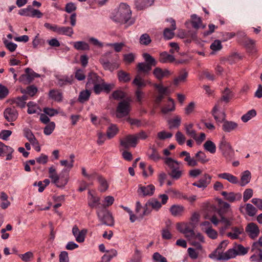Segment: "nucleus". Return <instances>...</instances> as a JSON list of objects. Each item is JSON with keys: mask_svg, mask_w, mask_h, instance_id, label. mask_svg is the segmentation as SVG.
Segmentation results:
<instances>
[{"mask_svg": "<svg viewBox=\"0 0 262 262\" xmlns=\"http://www.w3.org/2000/svg\"><path fill=\"white\" fill-rule=\"evenodd\" d=\"M72 79L71 77H69L68 76L62 77L60 78H59L58 80V84L62 86L63 85H66L68 83H72Z\"/></svg>", "mask_w": 262, "mask_h": 262, "instance_id": "338daca9", "label": "nucleus"}, {"mask_svg": "<svg viewBox=\"0 0 262 262\" xmlns=\"http://www.w3.org/2000/svg\"><path fill=\"white\" fill-rule=\"evenodd\" d=\"M237 124L233 121H224L222 125V129L225 132H231L237 127Z\"/></svg>", "mask_w": 262, "mask_h": 262, "instance_id": "393cba45", "label": "nucleus"}, {"mask_svg": "<svg viewBox=\"0 0 262 262\" xmlns=\"http://www.w3.org/2000/svg\"><path fill=\"white\" fill-rule=\"evenodd\" d=\"M241 57L238 54L234 53L230 55L228 57L225 59L223 64H233L238 63L241 60Z\"/></svg>", "mask_w": 262, "mask_h": 262, "instance_id": "2f4dec72", "label": "nucleus"}, {"mask_svg": "<svg viewBox=\"0 0 262 262\" xmlns=\"http://www.w3.org/2000/svg\"><path fill=\"white\" fill-rule=\"evenodd\" d=\"M87 232L88 230L86 229L80 231L77 225H74L72 228V233L75 237L76 241L78 243H82L84 241Z\"/></svg>", "mask_w": 262, "mask_h": 262, "instance_id": "f8f14e48", "label": "nucleus"}, {"mask_svg": "<svg viewBox=\"0 0 262 262\" xmlns=\"http://www.w3.org/2000/svg\"><path fill=\"white\" fill-rule=\"evenodd\" d=\"M18 116V113L14 107H10L6 108L4 112V118L8 122L15 121Z\"/></svg>", "mask_w": 262, "mask_h": 262, "instance_id": "1a4fd4ad", "label": "nucleus"}, {"mask_svg": "<svg viewBox=\"0 0 262 262\" xmlns=\"http://www.w3.org/2000/svg\"><path fill=\"white\" fill-rule=\"evenodd\" d=\"M256 115V112L255 110H251L241 117L243 122H247Z\"/></svg>", "mask_w": 262, "mask_h": 262, "instance_id": "a18cd8bd", "label": "nucleus"}, {"mask_svg": "<svg viewBox=\"0 0 262 262\" xmlns=\"http://www.w3.org/2000/svg\"><path fill=\"white\" fill-rule=\"evenodd\" d=\"M151 41L149 35L147 33L142 34L140 38V42L141 45H148Z\"/></svg>", "mask_w": 262, "mask_h": 262, "instance_id": "680f3d73", "label": "nucleus"}, {"mask_svg": "<svg viewBox=\"0 0 262 262\" xmlns=\"http://www.w3.org/2000/svg\"><path fill=\"white\" fill-rule=\"evenodd\" d=\"M24 136L29 140L32 145H38V142L32 133V131L28 128L24 129Z\"/></svg>", "mask_w": 262, "mask_h": 262, "instance_id": "4be33fe9", "label": "nucleus"}, {"mask_svg": "<svg viewBox=\"0 0 262 262\" xmlns=\"http://www.w3.org/2000/svg\"><path fill=\"white\" fill-rule=\"evenodd\" d=\"M195 157L198 159L196 160L198 163L199 161L202 164H205L209 161V159L207 158L206 154L202 151H198L195 155Z\"/></svg>", "mask_w": 262, "mask_h": 262, "instance_id": "09e8293b", "label": "nucleus"}, {"mask_svg": "<svg viewBox=\"0 0 262 262\" xmlns=\"http://www.w3.org/2000/svg\"><path fill=\"white\" fill-rule=\"evenodd\" d=\"M211 179V176L208 173H205L202 178H201L197 182H194L192 184V185L204 189L206 188L209 184H210Z\"/></svg>", "mask_w": 262, "mask_h": 262, "instance_id": "9b49d317", "label": "nucleus"}, {"mask_svg": "<svg viewBox=\"0 0 262 262\" xmlns=\"http://www.w3.org/2000/svg\"><path fill=\"white\" fill-rule=\"evenodd\" d=\"M130 103L126 100L120 102L116 108V117L118 118L127 116L130 112Z\"/></svg>", "mask_w": 262, "mask_h": 262, "instance_id": "39448f33", "label": "nucleus"}, {"mask_svg": "<svg viewBox=\"0 0 262 262\" xmlns=\"http://www.w3.org/2000/svg\"><path fill=\"white\" fill-rule=\"evenodd\" d=\"M205 232L208 236L211 239H216L217 237V232L212 228H207L206 229Z\"/></svg>", "mask_w": 262, "mask_h": 262, "instance_id": "774afa93", "label": "nucleus"}, {"mask_svg": "<svg viewBox=\"0 0 262 262\" xmlns=\"http://www.w3.org/2000/svg\"><path fill=\"white\" fill-rule=\"evenodd\" d=\"M168 124L169 128H178L180 125L181 122V118L179 116H176L174 118L169 120Z\"/></svg>", "mask_w": 262, "mask_h": 262, "instance_id": "a19ab883", "label": "nucleus"}, {"mask_svg": "<svg viewBox=\"0 0 262 262\" xmlns=\"http://www.w3.org/2000/svg\"><path fill=\"white\" fill-rule=\"evenodd\" d=\"M217 176L219 178L226 180L232 184H237L239 182L238 179L236 177L229 173L224 172L220 173Z\"/></svg>", "mask_w": 262, "mask_h": 262, "instance_id": "a878e982", "label": "nucleus"}, {"mask_svg": "<svg viewBox=\"0 0 262 262\" xmlns=\"http://www.w3.org/2000/svg\"><path fill=\"white\" fill-rule=\"evenodd\" d=\"M236 250L237 255H244L248 253L249 248H245L243 245L239 244L234 246Z\"/></svg>", "mask_w": 262, "mask_h": 262, "instance_id": "052dcab7", "label": "nucleus"}, {"mask_svg": "<svg viewBox=\"0 0 262 262\" xmlns=\"http://www.w3.org/2000/svg\"><path fill=\"white\" fill-rule=\"evenodd\" d=\"M184 210L185 208L184 206L180 205H173L169 209L170 213L174 216H181L183 214Z\"/></svg>", "mask_w": 262, "mask_h": 262, "instance_id": "412c9836", "label": "nucleus"}, {"mask_svg": "<svg viewBox=\"0 0 262 262\" xmlns=\"http://www.w3.org/2000/svg\"><path fill=\"white\" fill-rule=\"evenodd\" d=\"M55 127V124L54 122H49L44 128L43 133L46 135H51Z\"/></svg>", "mask_w": 262, "mask_h": 262, "instance_id": "13d9d810", "label": "nucleus"}, {"mask_svg": "<svg viewBox=\"0 0 262 262\" xmlns=\"http://www.w3.org/2000/svg\"><path fill=\"white\" fill-rule=\"evenodd\" d=\"M192 25L193 28L198 29L200 27L202 20L200 17H198L196 15L193 14L191 15Z\"/></svg>", "mask_w": 262, "mask_h": 262, "instance_id": "0e129e2a", "label": "nucleus"}, {"mask_svg": "<svg viewBox=\"0 0 262 262\" xmlns=\"http://www.w3.org/2000/svg\"><path fill=\"white\" fill-rule=\"evenodd\" d=\"M159 60L162 64L172 63L175 60L174 56L166 51L159 54Z\"/></svg>", "mask_w": 262, "mask_h": 262, "instance_id": "dca6fc26", "label": "nucleus"}, {"mask_svg": "<svg viewBox=\"0 0 262 262\" xmlns=\"http://www.w3.org/2000/svg\"><path fill=\"white\" fill-rule=\"evenodd\" d=\"M155 190V187L152 184L148 185L146 186L140 185L138 190V192L139 194L142 195L143 196H150L153 194Z\"/></svg>", "mask_w": 262, "mask_h": 262, "instance_id": "f3484780", "label": "nucleus"}, {"mask_svg": "<svg viewBox=\"0 0 262 262\" xmlns=\"http://www.w3.org/2000/svg\"><path fill=\"white\" fill-rule=\"evenodd\" d=\"M155 0H136V5L138 9L141 10L145 7L150 6Z\"/></svg>", "mask_w": 262, "mask_h": 262, "instance_id": "e433bc0d", "label": "nucleus"}, {"mask_svg": "<svg viewBox=\"0 0 262 262\" xmlns=\"http://www.w3.org/2000/svg\"><path fill=\"white\" fill-rule=\"evenodd\" d=\"M96 213L99 221L103 224L108 226H114V218L110 212L104 206H98Z\"/></svg>", "mask_w": 262, "mask_h": 262, "instance_id": "f03ea898", "label": "nucleus"}, {"mask_svg": "<svg viewBox=\"0 0 262 262\" xmlns=\"http://www.w3.org/2000/svg\"><path fill=\"white\" fill-rule=\"evenodd\" d=\"M237 255L236 250L234 247L229 249L225 253H219V256L216 257L217 260H228L230 258L235 257Z\"/></svg>", "mask_w": 262, "mask_h": 262, "instance_id": "4468645a", "label": "nucleus"}, {"mask_svg": "<svg viewBox=\"0 0 262 262\" xmlns=\"http://www.w3.org/2000/svg\"><path fill=\"white\" fill-rule=\"evenodd\" d=\"M49 173L51 182L57 187H63L68 183V177L62 176L61 174L58 176L54 166L49 168Z\"/></svg>", "mask_w": 262, "mask_h": 262, "instance_id": "7ed1b4c3", "label": "nucleus"}, {"mask_svg": "<svg viewBox=\"0 0 262 262\" xmlns=\"http://www.w3.org/2000/svg\"><path fill=\"white\" fill-rule=\"evenodd\" d=\"M132 84L137 86V90H141L142 88H144L146 85V82L142 77L138 74L135 77L132 82Z\"/></svg>", "mask_w": 262, "mask_h": 262, "instance_id": "cd10ccee", "label": "nucleus"}, {"mask_svg": "<svg viewBox=\"0 0 262 262\" xmlns=\"http://www.w3.org/2000/svg\"><path fill=\"white\" fill-rule=\"evenodd\" d=\"M155 76L159 80L168 77L170 75V72L167 69H162L159 67L156 68L153 72Z\"/></svg>", "mask_w": 262, "mask_h": 262, "instance_id": "a211bd4d", "label": "nucleus"}, {"mask_svg": "<svg viewBox=\"0 0 262 262\" xmlns=\"http://www.w3.org/2000/svg\"><path fill=\"white\" fill-rule=\"evenodd\" d=\"M164 162L169 168L170 171L177 168H179L181 164V162H179L170 157L164 158Z\"/></svg>", "mask_w": 262, "mask_h": 262, "instance_id": "aec40b11", "label": "nucleus"}, {"mask_svg": "<svg viewBox=\"0 0 262 262\" xmlns=\"http://www.w3.org/2000/svg\"><path fill=\"white\" fill-rule=\"evenodd\" d=\"M25 74L21 75L19 78L20 81H24L25 79H27V82L29 83L31 82L34 77H39V75L37 73H34L32 69L30 68H27L25 70Z\"/></svg>", "mask_w": 262, "mask_h": 262, "instance_id": "2eb2a0df", "label": "nucleus"}, {"mask_svg": "<svg viewBox=\"0 0 262 262\" xmlns=\"http://www.w3.org/2000/svg\"><path fill=\"white\" fill-rule=\"evenodd\" d=\"M137 144V138L134 134L128 135L120 140V145L125 148L135 147Z\"/></svg>", "mask_w": 262, "mask_h": 262, "instance_id": "0eeeda50", "label": "nucleus"}, {"mask_svg": "<svg viewBox=\"0 0 262 262\" xmlns=\"http://www.w3.org/2000/svg\"><path fill=\"white\" fill-rule=\"evenodd\" d=\"M118 79L121 82H128L130 79V74L123 71H119L118 72Z\"/></svg>", "mask_w": 262, "mask_h": 262, "instance_id": "37998d69", "label": "nucleus"}, {"mask_svg": "<svg viewBox=\"0 0 262 262\" xmlns=\"http://www.w3.org/2000/svg\"><path fill=\"white\" fill-rule=\"evenodd\" d=\"M169 103L163 106L161 109V112L164 114H166L169 112H173L175 110V104L173 100L171 98L168 99Z\"/></svg>", "mask_w": 262, "mask_h": 262, "instance_id": "7c9ffc66", "label": "nucleus"}, {"mask_svg": "<svg viewBox=\"0 0 262 262\" xmlns=\"http://www.w3.org/2000/svg\"><path fill=\"white\" fill-rule=\"evenodd\" d=\"M204 149L210 152L211 154H214L216 152L215 144L210 140H207L203 145Z\"/></svg>", "mask_w": 262, "mask_h": 262, "instance_id": "79ce46f5", "label": "nucleus"}, {"mask_svg": "<svg viewBox=\"0 0 262 262\" xmlns=\"http://www.w3.org/2000/svg\"><path fill=\"white\" fill-rule=\"evenodd\" d=\"M184 125L187 135L192 138L195 137L196 132L193 128L194 126L193 124L192 123H185Z\"/></svg>", "mask_w": 262, "mask_h": 262, "instance_id": "4c0bfd02", "label": "nucleus"}, {"mask_svg": "<svg viewBox=\"0 0 262 262\" xmlns=\"http://www.w3.org/2000/svg\"><path fill=\"white\" fill-rule=\"evenodd\" d=\"M245 231L248 236L252 239L257 238L260 233L258 226L254 223H249L246 227Z\"/></svg>", "mask_w": 262, "mask_h": 262, "instance_id": "6e6552de", "label": "nucleus"}, {"mask_svg": "<svg viewBox=\"0 0 262 262\" xmlns=\"http://www.w3.org/2000/svg\"><path fill=\"white\" fill-rule=\"evenodd\" d=\"M99 183V190L101 192H105L108 188V184L106 180L100 175H95Z\"/></svg>", "mask_w": 262, "mask_h": 262, "instance_id": "b1692460", "label": "nucleus"}, {"mask_svg": "<svg viewBox=\"0 0 262 262\" xmlns=\"http://www.w3.org/2000/svg\"><path fill=\"white\" fill-rule=\"evenodd\" d=\"M182 233L185 234V236L188 238H192L195 235L193 230L190 228V225L187 223L186 225V227H185L184 232Z\"/></svg>", "mask_w": 262, "mask_h": 262, "instance_id": "4d7b16f0", "label": "nucleus"}, {"mask_svg": "<svg viewBox=\"0 0 262 262\" xmlns=\"http://www.w3.org/2000/svg\"><path fill=\"white\" fill-rule=\"evenodd\" d=\"M185 156L184 161L187 163V165L190 167H194L198 165L197 160L194 158H191L189 152L186 151H182L180 154V157Z\"/></svg>", "mask_w": 262, "mask_h": 262, "instance_id": "6ab92c4d", "label": "nucleus"}, {"mask_svg": "<svg viewBox=\"0 0 262 262\" xmlns=\"http://www.w3.org/2000/svg\"><path fill=\"white\" fill-rule=\"evenodd\" d=\"M103 81L102 78L98 76L95 73H90L88 77V82L86 84V86L88 89H92V86L99 82H101Z\"/></svg>", "mask_w": 262, "mask_h": 262, "instance_id": "ddd939ff", "label": "nucleus"}, {"mask_svg": "<svg viewBox=\"0 0 262 262\" xmlns=\"http://www.w3.org/2000/svg\"><path fill=\"white\" fill-rule=\"evenodd\" d=\"M117 254L116 250L112 249L107 251L106 253L103 256L102 259L105 262H108L113 257L116 256Z\"/></svg>", "mask_w": 262, "mask_h": 262, "instance_id": "8fccbe9b", "label": "nucleus"}, {"mask_svg": "<svg viewBox=\"0 0 262 262\" xmlns=\"http://www.w3.org/2000/svg\"><path fill=\"white\" fill-rule=\"evenodd\" d=\"M232 232L227 233V236L232 239H235L243 232L244 229L243 228L235 227L232 228Z\"/></svg>", "mask_w": 262, "mask_h": 262, "instance_id": "f704fd0d", "label": "nucleus"}, {"mask_svg": "<svg viewBox=\"0 0 262 262\" xmlns=\"http://www.w3.org/2000/svg\"><path fill=\"white\" fill-rule=\"evenodd\" d=\"M49 97L57 102H61L63 99L62 93L57 90H51L49 93Z\"/></svg>", "mask_w": 262, "mask_h": 262, "instance_id": "bb28decb", "label": "nucleus"}, {"mask_svg": "<svg viewBox=\"0 0 262 262\" xmlns=\"http://www.w3.org/2000/svg\"><path fill=\"white\" fill-rule=\"evenodd\" d=\"M188 77V72L185 70H182L178 77L175 78L173 80V83L178 85L180 83L185 82Z\"/></svg>", "mask_w": 262, "mask_h": 262, "instance_id": "c85d7f7f", "label": "nucleus"}, {"mask_svg": "<svg viewBox=\"0 0 262 262\" xmlns=\"http://www.w3.org/2000/svg\"><path fill=\"white\" fill-rule=\"evenodd\" d=\"M74 47L77 50L86 51L90 50V46L89 44L82 41L74 42Z\"/></svg>", "mask_w": 262, "mask_h": 262, "instance_id": "ea45409f", "label": "nucleus"}, {"mask_svg": "<svg viewBox=\"0 0 262 262\" xmlns=\"http://www.w3.org/2000/svg\"><path fill=\"white\" fill-rule=\"evenodd\" d=\"M169 175L173 179H179L182 175V171L179 168H177L170 171L168 172Z\"/></svg>", "mask_w": 262, "mask_h": 262, "instance_id": "6e6d98bb", "label": "nucleus"}, {"mask_svg": "<svg viewBox=\"0 0 262 262\" xmlns=\"http://www.w3.org/2000/svg\"><path fill=\"white\" fill-rule=\"evenodd\" d=\"M246 210L247 214L250 216H254L257 211L254 206L249 203L246 204Z\"/></svg>", "mask_w": 262, "mask_h": 262, "instance_id": "bf43d9fd", "label": "nucleus"}, {"mask_svg": "<svg viewBox=\"0 0 262 262\" xmlns=\"http://www.w3.org/2000/svg\"><path fill=\"white\" fill-rule=\"evenodd\" d=\"M219 147L227 160L231 161L233 158L234 150L230 144L226 141L224 137L221 141Z\"/></svg>", "mask_w": 262, "mask_h": 262, "instance_id": "20e7f679", "label": "nucleus"}, {"mask_svg": "<svg viewBox=\"0 0 262 262\" xmlns=\"http://www.w3.org/2000/svg\"><path fill=\"white\" fill-rule=\"evenodd\" d=\"M199 76L200 79H203L204 77L210 80H213L214 79V75L207 71H204L200 73Z\"/></svg>", "mask_w": 262, "mask_h": 262, "instance_id": "69168bd1", "label": "nucleus"}, {"mask_svg": "<svg viewBox=\"0 0 262 262\" xmlns=\"http://www.w3.org/2000/svg\"><path fill=\"white\" fill-rule=\"evenodd\" d=\"M219 204L220 205L219 209L220 216L226 215L228 217H232V213L229 204L222 201L221 199L219 200Z\"/></svg>", "mask_w": 262, "mask_h": 262, "instance_id": "9d476101", "label": "nucleus"}, {"mask_svg": "<svg viewBox=\"0 0 262 262\" xmlns=\"http://www.w3.org/2000/svg\"><path fill=\"white\" fill-rule=\"evenodd\" d=\"M91 92L89 90L81 91L78 96V100L81 103H84L87 101L90 97Z\"/></svg>", "mask_w": 262, "mask_h": 262, "instance_id": "c03bdc74", "label": "nucleus"}, {"mask_svg": "<svg viewBox=\"0 0 262 262\" xmlns=\"http://www.w3.org/2000/svg\"><path fill=\"white\" fill-rule=\"evenodd\" d=\"M232 97V95L231 91L228 88H226L223 92L221 100L225 101L226 103H228Z\"/></svg>", "mask_w": 262, "mask_h": 262, "instance_id": "3c124183", "label": "nucleus"}, {"mask_svg": "<svg viewBox=\"0 0 262 262\" xmlns=\"http://www.w3.org/2000/svg\"><path fill=\"white\" fill-rule=\"evenodd\" d=\"M100 198L91 194V197L89 199L88 205L91 208H96L97 209L98 206H101Z\"/></svg>", "mask_w": 262, "mask_h": 262, "instance_id": "c9c22d12", "label": "nucleus"}, {"mask_svg": "<svg viewBox=\"0 0 262 262\" xmlns=\"http://www.w3.org/2000/svg\"><path fill=\"white\" fill-rule=\"evenodd\" d=\"M251 175L249 170H246L241 174V182L239 184L241 186H244L248 184L251 180Z\"/></svg>", "mask_w": 262, "mask_h": 262, "instance_id": "473e14b6", "label": "nucleus"}, {"mask_svg": "<svg viewBox=\"0 0 262 262\" xmlns=\"http://www.w3.org/2000/svg\"><path fill=\"white\" fill-rule=\"evenodd\" d=\"M18 14L21 16L40 18L42 17L43 14L39 10L34 9L29 5L27 8L20 9Z\"/></svg>", "mask_w": 262, "mask_h": 262, "instance_id": "423d86ee", "label": "nucleus"}, {"mask_svg": "<svg viewBox=\"0 0 262 262\" xmlns=\"http://www.w3.org/2000/svg\"><path fill=\"white\" fill-rule=\"evenodd\" d=\"M150 149L151 150V152L148 156L149 159L156 162L159 161L161 159V157L159 153L158 152L157 149L155 147H150Z\"/></svg>", "mask_w": 262, "mask_h": 262, "instance_id": "de8ad7c7", "label": "nucleus"}, {"mask_svg": "<svg viewBox=\"0 0 262 262\" xmlns=\"http://www.w3.org/2000/svg\"><path fill=\"white\" fill-rule=\"evenodd\" d=\"M212 114L217 122H222L225 119V114L223 112L218 113L217 106L215 105L212 111Z\"/></svg>", "mask_w": 262, "mask_h": 262, "instance_id": "72a5a7b5", "label": "nucleus"}, {"mask_svg": "<svg viewBox=\"0 0 262 262\" xmlns=\"http://www.w3.org/2000/svg\"><path fill=\"white\" fill-rule=\"evenodd\" d=\"M132 12L129 6L125 3L120 4L119 7L112 13L111 18L116 23H126L130 18Z\"/></svg>", "mask_w": 262, "mask_h": 262, "instance_id": "f257e3e1", "label": "nucleus"}, {"mask_svg": "<svg viewBox=\"0 0 262 262\" xmlns=\"http://www.w3.org/2000/svg\"><path fill=\"white\" fill-rule=\"evenodd\" d=\"M246 46L248 49L249 51L252 53H255L256 51L255 48V41L248 38L246 42Z\"/></svg>", "mask_w": 262, "mask_h": 262, "instance_id": "603ef678", "label": "nucleus"}, {"mask_svg": "<svg viewBox=\"0 0 262 262\" xmlns=\"http://www.w3.org/2000/svg\"><path fill=\"white\" fill-rule=\"evenodd\" d=\"M118 129L116 125H111L107 128L106 135L109 139L113 138L117 133Z\"/></svg>", "mask_w": 262, "mask_h": 262, "instance_id": "864d4df0", "label": "nucleus"}, {"mask_svg": "<svg viewBox=\"0 0 262 262\" xmlns=\"http://www.w3.org/2000/svg\"><path fill=\"white\" fill-rule=\"evenodd\" d=\"M20 92L22 94H27L31 97H33L38 92L37 88L34 85H30L25 89H21Z\"/></svg>", "mask_w": 262, "mask_h": 262, "instance_id": "c756f323", "label": "nucleus"}, {"mask_svg": "<svg viewBox=\"0 0 262 262\" xmlns=\"http://www.w3.org/2000/svg\"><path fill=\"white\" fill-rule=\"evenodd\" d=\"M59 35H66L71 37L74 33L73 29L70 27H60L58 26L57 33Z\"/></svg>", "mask_w": 262, "mask_h": 262, "instance_id": "5701e85b", "label": "nucleus"}, {"mask_svg": "<svg viewBox=\"0 0 262 262\" xmlns=\"http://www.w3.org/2000/svg\"><path fill=\"white\" fill-rule=\"evenodd\" d=\"M146 206H150L153 209H155L156 211L159 210L162 206L161 204L157 200L148 201L146 203Z\"/></svg>", "mask_w": 262, "mask_h": 262, "instance_id": "5fc2aeb1", "label": "nucleus"}, {"mask_svg": "<svg viewBox=\"0 0 262 262\" xmlns=\"http://www.w3.org/2000/svg\"><path fill=\"white\" fill-rule=\"evenodd\" d=\"M142 56L147 64L146 66H156L158 63L156 59L149 53H144L142 54Z\"/></svg>", "mask_w": 262, "mask_h": 262, "instance_id": "58836bf2", "label": "nucleus"}, {"mask_svg": "<svg viewBox=\"0 0 262 262\" xmlns=\"http://www.w3.org/2000/svg\"><path fill=\"white\" fill-rule=\"evenodd\" d=\"M242 199V194L240 193L229 192L226 200L230 202H234L235 201H239Z\"/></svg>", "mask_w": 262, "mask_h": 262, "instance_id": "49530a36", "label": "nucleus"}, {"mask_svg": "<svg viewBox=\"0 0 262 262\" xmlns=\"http://www.w3.org/2000/svg\"><path fill=\"white\" fill-rule=\"evenodd\" d=\"M112 97L115 100L122 99L125 97L124 92L121 90L115 91L112 94Z\"/></svg>", "mask_w": 262, "mask_h": 262, "instance_id": "e2e57ef3", "label": "nucleus"}]
</instances>
